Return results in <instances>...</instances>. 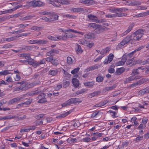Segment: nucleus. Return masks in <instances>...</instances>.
Masks as SVG:
<instances>
[{
    "label": "nucleus",
    "instance_id": "13",
    "mask_svg": "<svg viewBox=\"0 0 149 149\" xmlns=\"http://www.w3.org/2000/svg\"><path fill=\"white\" fill-rule=\"evenodd\" d=\"M17 84H20L23 85L22 86H20L19 87L16 88V91H19L20 90H23V87H24L26 85V84L24 81H22L21 82H17Z\"/></svg>",
    "mask_w": 149,
    "mask_h": 149
},
{
    "label": "nucleus",
    "instance_id": "25",
    "mask_svg": "<svg viewBox=\"0 0 149 149\" xmlns=\"http://www.w3.org/2000/svg\"><path fill=\"white\" fill-rule=\"evenodd\" d=\"M116 84L113 85L109 87H106L103 90L104 91L106 92L112 90L113 89L115 88L116 87Z\"/></svg>",
    "mask_w": 149,
    "mask_h": 149
},
{
    "label": "nucleus",
    "instance_id": "44",
    "mask_svg": "<svg viewBox=\"0 0 149 149\" xmlns=\"http://www.w3.org/2000/svg\"><path fill=\"white\" fill-rule=\"evenodd\" d=\"M127 44L124 40H123L118 45L117 47L119 48H121L125 44Z\"/></svg>",
    "mask_w": 149,
    "mask_h": 149
},
{
    "label": "nucleus",
    "instance_id": "58",
    "mask_svg": "<svg viewBox=\"0 0 149 149\" xmlns=\"http://www.w3.org/2000/svg\"><path fill=\"white\" fill-rule=\"evenodd\" d=\"M127 57L126 56V55L125 54H124L122 57V58L121 59V60L123 61L124 63H125V62L127 60Z\"/></svg>",
    "mask_w": 149,
    "mask_h": 149
},
{
    "label": "nucleus",
    "instance_id": "64",
    "mask_svg": "<svg viewBox=\"0 0 149 149\" xmlns=\"http://www.w3.org/2000/svg\"><path fill=\"white\" fill-rule=\"evenodd\" d=\"M44 116V115L42 114H40L38 115L35 116V118L37 120H39L42 118Z\"/></svg>",
    "mask_w": 149,
    "mask_h": 149
},
{
    "label": "nucleus",
    "instance_id": "26",
    "mask_svg": "<svg viewBox=\"0 0 149 149\" xmlns=\"http://www.w3.org/2000/svg\"><path fill=\"white\" fill-rule=\"evenodd\" d=\"M77 49H76V52L77 54H81L83 51V50L81 48V46L77 44Z\"/></svg>",
    "mask_w": 149,
    "mask_h": 149
},
{
    "label": "nucleus",
    "instance_id": "32",
    "mask_svg": "<svg viewBox=\"0 0 149 149\" xmlns=\"http://www.w3.org/2000/svg\"><path fill=\"white\" fill-rule=\"evenodd\" d=\"M51 63L53 65L55 66H56L58 64V61L55 58H54L53 57H52V59L51 61Z\"/></svg>",
    "mask_w": 149,
    "mask_h": 149
},
{
    "label": "nucleus",
    "instance_id": "28",
    "mask_svg": "<svg viewBox=\"0 0 149 149\" xmlns=\"http://www.w3.org/2000/svg\"><path fill=\"white\" fill-rule=\"evenodd\" d=\"M38 84V83L36 81L32 82L30 84L25 85L26 87L28 88H30L34 87Z\"/></svg>",
    "mask_w": 149,
    "mask_h": 149
},
{
    "label": "nucleus",
    "instance_id": "12",
    "mask_svg": "<svg viewBox=\"0 0 149 149\" xmlns=\"http://www.w3.org/2000/svg\"><path fill=\"white\" fill-rule=\"evenodd\" d=\"M125 70V68L123 67L118 68L115 72V75H120Z\"/></svg>",
    "mask_w": 149,
    "mask_h": 149
},
{
    "label": "nucleus",
    "instance_id": "22",
    "mask_svg": "<svg viewBox=\"0 0 149 149\" xmlns=\"http://www.w3.org/2000/svg\"><path fill=\"white\" fill-rule=\"evenodd\" d=\"M58 71L57 69L50 70L49 72V74L50 75L52 76H55L56 75Z\"/></svg>",
    "mask_w": 149,
    "mask_h": 149
},
{
    "label": "nucleus",
    "instance_id": "20",
    "mask_svg": "<svg viewBox=\"0 0 149 149\" xmlns=\"http://www.w3.org/2000/svg\"><path fill=\"white\" fill-rule=\"evenodd\" d=\"M149 80V79L147 78H142L137 82L138 85H141L147 81Z\"/></svg>",
    "mask_w": 149,
    "mask_h": 149
},
{
    "label": "nucleus",
    "instance_id": "60",
    "mask_svg": "<svg viewBox=\"0 0 149 149\" xmlns=\"http://www.w3.org/2000/svg\"><path fill=\"white\" fill-rule=\"evenodd\" d=\"M29 25V24H20L18 26H18L19 27V28H22L23 27H25Z\"/></svg>",
    "mask_w": 149,
    "mask_h": 149
},
{
    "label": "nucleus",
    "instance_id": "37",
    "mask_svg": "<svg viewBox=\"0 0 149 149\" xmlns=\"http://www.w3.org/2000/svg\"><path fill=\"white\" fill-rule=\"evenodd\" d=\"M3 41L5 42L7 41L8 42L13 41L15 40L14 36L8 38H3Z\"/></svg>",
    "mask_w": 149,
    "mask_h": 149
},
{
    "label": "nucleus",
    "instance_id": "61",
    "mask_svg": "<svg viewBox=\"0 0 149 149\" xmlns=\"http://www.w3.org/2000/svg\"><path fill=\"white\" fill-rule=\"evenodd\" d=\"M81 44L87 46L88 42L86 40H82L80 41Z\"/></svg>",
    "mask_w": 149,
    "mask_h": 149
},
{
    "label": "nucleus",
    "instance_id": "9",
    "mask_svg": "<svg viewBox=\"0 0 149 149\" xmlns=\"http://www.w3.org/2000/svg\"><path fill=\"white\" fill-rule=\"evenodd\" d=\"M139 78L133 76L127 78L124 81V82L125 83H130V81L134 80L135 79H139Z\"/></svg>",
    "mask_w": 149,
    "mask_h": 149
},
{
    "label": "nucleus",
    "instance_id": "52",
    "mask_svg": "<svg viewBox=\"0 0 149 149\" xmlns=\"http://www.w3.org/2000/svg\"><path fill=\"white\" fill-rule=\"evenodd\" d=\"M109 113H110L111 115L113 116V118L117 117L116 116V113L110 110L108 111Z\"/></svg>",
    "mask_w": 149,
    "mask_h": 149
},
{
    "label": "nucleus",
    "instance_id": "15",
    "mask_svg": "<svg viewBox=\"0 0 149 149\" xmlns=\"http://www.w3.org/2000/svg\"><path fill=\"white\" fill-rule=\"evenodd\" d=\"M71 113V111H67L65 113H63L62 114H60V115L56 117V118L58 119H60L62 118H63L66 116H67L70 113Z\"/></svg>",
    "mask_w": 149,
    "mask_h": 149
},
{
    "label": "nucleus",
    "instance_id": "36",
    "mask_svg": "<svg viewBox=\"0 0 149 149\" xmlns=\"http://www.w3.org/2000/svg\"><path fill=\"white\" fill-rule=\"evenodd\" d=\"M47 1L48 3L52 4L53 6L56 7H58L61 6V5L59 4H56L53 1H52L51 0H48Z\"/></svg>",
    "mask_w": 149,
    "mask_h": 149
},
{
    "label": "nucleus",
    "instance_id": "59",
    "mask_svg": "<svg viewBox=\"0 0 149 149\" xmlns=\"http://www.w3.org/2000/svg\"><path fill=\"white\" fill-rule=\"evenodd\" d=\"M70 84V82L68 81H66L63 83V87L66 88Z\"/></svg>",
    "mask_w": 149,
    "mask_h": 149
},
{
    "label": "nucleus",
    "instance_id": "38",
    "mask_svg": "<svg viewBox=\"0 0 149 149\" xmlns=\"http://www.w3.org/2000/svg\"><path fill=\"white\" fill-rule=\"evenodd\" d=\"M51 16L50 17V19L52 20L53 19H58V16L55 14H52L50 15Z\"/></svg>",
    "mask_w": 149,
    "mask_h": 149
},
{
    "label": "nucleus",
    "instance_id": "27",
    "mask_svg": "<svg viewBox=\"0 0 149 149\" xmlns=\"http://www.w3.org/2000/svg\"><path fill=\"white\" fill-rule=\"evenodd\" d=\"M134 26L133 24H130L129 26L127 29L123 33L124 35H125L129 33L132 30Z\"/></svg>",
    "mask_w": 149,
    "mask_h": 149
},
{
    "label": "nucleus",
    "instance_id": "14",
    "mask_svg": "<svg viewBox=\"0 0 149 149\" xmlns=\"http://www.w3.org/2000/svg\"><path fill=\"white\" fill-rule=\"evenodd\" d=\"M149 15V10L146 12L141 13L136 15L134 17H144Z\"/></svg>",
    "mask_w": 149,
    "mask_h": 149
},
{
    "label": "nucleus",
    "instance_id": "21",
    "mask_svg": "<svg viewBox=\"0 0 149 149\" xmlns=\"http://www.w3.org/2000/svg\"><path fill=\"white\" fill-rule=\"evenodd\" d=\"M101 93L100 91H95L93 93H90L88 94V97L90 98L100 94Z\"/></svg>",
    "mask_w": 149,
    "mask_h": 149
},
{
    "label": "nucleus",
    "instance_id": "3",
    "mask_svg": "<svg viewBox=\"0 0 149 149\" xmlns=\"http://www.w3.org/2000/svg\"><path fill=\"white\" fill-rule=\"evenodd\" d=\"M29 5L30 6L36 7L43 6L45 5V3L40 1L33 0L30 1L29 3Z\"/></svg>",
    "mask_w": 149,
    "mask_h": 149
},
{
    "label": "nucleus",
    "instance_id": "40",
    "mask_svg": "<svg viewBox=\"0 0 149 149\" xmlns=\"http://www.w3.org/2000/svg\"><path fill=\"white\" fill-rule=\"evenodd\" d=\"M11 17L10 15L8 16H5L2 17H1L0 18L1 22L4 21Z\"/></svg>",
    "mask_w": 149,
    "mask_h": 149
},
{
    "label": "nucleus",
    "instance_id": "43",
    "mask_svg": "<svg viewBox=\"0 0 149 149\" xmlns=\"http://www.w3.org/2000/svg\"><path fill=\"white\" fill-rule=\"evenodd\" d=\"M60 3L62 4L68 5L70 4V1L68 0H60Z\"/></svg>",
    "mask_w": 149,
    "mask_h": 149
},
{
    "label": "nucleus",
    "instance_id": "17",
    "mask_svg": "<svg viewBox=\"0 0 149 149\" xmlns=\"http://www.w3.org/2000/svg\"><path fill=\"white\" fill-rule=\"evenodd\" d=\"M84 37L85 38L90 39H93L94 38L93 34L91 33H87L84 35Z\"/></svg>",
    "mask_w": 149,
    "mask_h": 149
},
{
    "label": "nucleus",
    "instance_id": "5",
    "mask_svg": "<svg viewBox=\"0 0 149 149\" xmlns=\"http://www.w3.org/2000/svg\"><path fill=\"white\" fill-rule=\"evenodd\" d=\"M45 94L44 93H42L38 96L37 97V99L39 100L38 102L40 103H43L47 101L46 99L45 98Z\"/></svg>",
    "mask_w": 149,
    "mask_h": 149
},
{
    "label": "nucleus",
    "instance_id": "16",
    "mask_svg": "<svg viewBox=\"0 0 149 149\" xmlns=\"http://www.w3.org/2000/svg\"><path fill=\"white\" fill-rule=\"evenodd\" d=\"M72 82L74 86L76 88L79 85V80L76 78H73L72 80Z\"/></svg>",
    "mask_w": 149,
    "mask_h": 149
},
{
    "label": "nucleus",
    "instance_id": "53",
    "mask_svg": "<svg viewBox=\"0 0 149 149\" xmlns=\"http://www.w3.org/2000/svg\"><path fill=\"white\" fill-rule=\"evenodd\" d=\"M67 63L69 64H72V58L71 57L68 56L67 57Z\"/></svg>",
    "mask_w": 149,
    "mask_h": 149
},
{
    "label": "nucleus",
    "instance_id": "8",
    "mask_svg": "<svg viewBox=\"0 0 149 149\" xmlns=\"http://www.w3.org/2000/svg\"><path fill=\"white\" fill-rule=\"evenodd\" d=\"M65 33L64 35H63L62 37V39H65V38H70L74 37V36L72 33H67L65 32Z\"/></svg>",
    "mask_w": 149,
    "mask_h": 149
},
{
    "label": "nucleus",
    "instance_id": "39",
    "mask_svg": "<svg viewBox=\"0 0 149 149\" xmlns=\"http://www.w3.org/2000/svg\"><path fill=\"white\" fill-rule=\"evenodd\" d=\"M141 68L139 67L138 68V69H134L132 70V72L131 73V75L134 76L135 75L138 74H139V72L138 71V69H139Z\"/></svg>",
    "mask_w": 149,
    "mask_h": 149
},
{
    "label": "nucleus",
    "instance_id": "31",
    "mask_svg": "<svg viewBox=\"0 0 149 149\" xmlns=\"http://www.w3.org/2000/svg\"><path fill=\"white\" fill-rule=\"evenodd\" d=\"M114 67L115 66L114 65H111L108 70V72L110 73H114L115 72V70L114 69Z\"/></svg>",
    "mask_w": 149,
    "mask_h": 149
},
{
    "label": "nucleus",
    "instance_id": "34",
    "mask_svg": "<svg viewBox=\"0 0 149 149\" xmlns=\"http://www.w3.org/2000/svg\"><path fill=\"white\" fill-rule=\"evenodd\" d=\"M10 74V72L7 70L0 72V75H6Z\"/></svg>",
    "mask_w": 149,
    "mask_h": 149
},
{
    "label": "nucleus",
    "instance_id": "62",
    "mask_svg": "<svg viewBox=\"0 0 149 149\" xmlns=\"http://www.w3.org/2000/svg\"><path fill=\"white\" fill-rule=\"evenodd\" d=\"M124 64L125 63L121 60V61L117 62L116 63V66H118L119 65H124Z\"/></svg>",
    "mask_w": 149,
    "mask_h": 149
},
{
    "label": "nucleus",
    "instance_id": "41",
    "mask_svg": "<svg viewBox=\"0 0 149 149\" xmlns=\"http://www.w3.org/2000/svg\"><path fill=\"white\" fill-rule=\"evenodd\" d=\"M33 16L31 15H28L22 18H20V20H29L33 18Z\"/></svg>",
    "mask_w": 149,
    "mask_h": 149
},
{
    "label": "nucleus",
    "instance_id": "47",
    "mask_svg": "<svg viewBox=\"0 0 149 149\" xmlns=\"http://www.w3.org/2000/svg\"><path fill=\"white\" fill-rule=\"evenodd\" d=\"M131 37H132L131 36H127L123 40H124V41L127 44L128 42L131 41Z\"/></svg>",
    "mask_w": 149,
    "mask_h": 149
},
{
    "label": "nucleus",
    "instance_id": "45",
    "mask_svg": "<svg viewBox=\"0 0 149 149\" xmlns=\"http://www.w3.org/2000/svg\"><path fill=\"white\" fill-rule=\"evenodd\" d=\"M47 42L48 41L47 40H38V44L39 45L45 44H47Z\"/></svg>",
    "mask_w": 149,
    "mask_h": 149
},
{
    "label": "nucleus",
    "instance_id": "49",
    "mask_svg": "<svg viewBox=\"0 0 149 149\" xmlns=\"http://www.w3.org/2000/svg\"><path fill=\"white\" fill-rule=\"evenodd\" d=\"M99 111H95L92 114L91 117L94 118L96 116H98L99 115Z\"/></svg>",
    "mask_w": 149,
    "mask_h": 149
},
{
    "label": "nucleus",
    "instance_id": "19",
    "mask_svg": "<svg viewBox=\"0 0 149 149\" xmlns=\"http://www.w3.org/2000/svg\"><path fill=\"white\" fill-rule=\"evenodd\" d=\"M62 37L61 36L58 37H54L51 36H49L48 37V38L51 40L53 41H57L58 40H61L62 39Z\"/></svg>",
    "mask_w": 149,
    "mask_h": 149
},
{
    "label": "nucleus",
    "instance_id": "56",
    "mask_svg": "<svg viewBox=\"0 0 149 149\" xmlns=\"http://www.w3.org/2000/svg\"><path fill=\"white\" fill-rule=\"evenodd\" d=\"M92 1V0H85L82 1V2L84 4H91V2Z\"/></svg>",
    "mask_w": 149,
    "mask_h": 149
},
{
    "label": "nucleus",
    "instance_id": "51",
    "mask_svg": "<svg viewBox=\"0 0 149 149\" xmlns=\"http://www.w3.org/2000/svg\"><path fill=\"white\" fill-rule=\"evenodd\" d=\"M80 68L79 67L77 68H74V70L71 71V73L73 74H74L77 73L79 71Z\"/></svg>",
    "mask_w": 149,
    "mask_h": 149
},
{
    "label": "nucleus",
    "instance_id": "63",
    "mask_svg": "<svg viewBox=\"0 0 149 149\" xmlns=\"http://www.w3.org/2000/svg\"><path fill=\"white\" fill-rule=\"evenodd\" d=\"M31 29L34 30H40V27L37 26H33L31 28Z\"/></svg>",
    "mask_w": 149,
    "mask_h": 149
},
{
    "label": "nucleus",
    "instance_id": "48",
    "mask_svg": "<svg viewBox=\"0 0 149 149\" xmlns=\"http://www.w3.org/2000/svg\"><path fill=\"white\" fill-rule=\"evenodd\" d=\"M42 19L45 21L48 22H52L54 21L53 20H52L50 19V18H47V17H44L42 18Z\"/></svg>",
    "mask_w": 149,
    "mask_h": 149
},
{
    "label": "nucleus",
    "instance_id": "6",
    "mask_svg": "<svg viewBox=\"0 0 149 149\" xmlns=\"http://www.w3.org/2000/svg\"><path fill=\"white\" fill-rule=\"evenodd\" d=\"M81 102L78 98H72L67 101V104L70 105L72 104L79 103Z\"/></svg>",
    "mask_w": 149,
    "mask_h": 149
},
{
    "label": "nucleus",
    "instance_id": "23",
    "mask_svg": "<svg viewBox=\"0 0 149 149\" xmlns=\"http://www.w3.org/2000/svg\"><path fill=\"white\" fill-rule=\"evenodd\" d=\"M133 58L131 59L128 58L126 62V64L127 65H130V66H132L135 64V62L133 61Z\"/></svg>",
    "mask_w": 149,
    "mask_h": 149
},
{
    "label": "nucleus",
    "instance_id": "10",
    "mask_svg": "<svg viewBox=\"0 0 149 149\" xmlns=\"http://www.w3.org/2000/svg\"><path fill=\"white\" fill-rule=\"evenodd\" d=\"M109 11L113 13H115V14H126L123 13H120L119 8H112L110 9Z\"/></svg>",
    "mask_w": 149,
    "mask_h": 149
},
{
    "label": "nucleus",
    "instance_id": "4",
    "mask_svg": "<svg viewBox=\"0 0 149 149\" xmlns=\"http://www.w3.org/2000/svg\"><path fill=\"white\" fill-rule=\"evenodd\" d=\"M127 15V14H108L105 15V17L107 18L113 19L116 17H122Z\"/></svg>",
    "mask_w": 149,
    "mask_h": 149
},
{
    "label": "nucleus",
    "instance_id": "54",
    "mask_svg": "<svg viewBox=\"0 0 149 149\" xmlns=\"http://www.w3.org/2000/svg\"><path fill=\"white\" fill-rule=\"evenodd\" d=\"M103 80V77L101 76H98L96 78V81L98 82H102Z\"/></svg>",
    "mask_w": 149,
    "mask_h": 149
},
{
    "label": "nucleus",
    "instance_id": "1",
    "mask_svg": "<svg viewBox=\"0 0 149 149\" xmlns=\"http://www.w3.org/2000/svg\"><path fill=\"white\" fill-rule=\"evenodd\" d=\"M89 27L95 29L94 30V33L95 34L100 33L104 30H107L109 29L95 23H91L89 24Z\"/></svg>",
    "mask_w": 149,
    "mask_h": 149
},
{
    "label": "nucleus",
    "instance_id": "50",
    "mask_svg": "<svg viewBox=\"0 0 149 149\" xmlns=\"http://www.w3.org/2000/svg\"><path fill=\"white\" fill-rule=\"evenodd\" d=\"M113 54H110L108 57V60L109 61V63L111 62L113 59Z\"/></svg>",
    "mask_w": 149,
    "mask_h": 149
},
{
    "label": "nucleus",
    "instance_id": "24",
    "mask_svg": "<svg viewBox=\"0 0 149 149\" xmlns=\"http://www.w3.org/2000/svg\"><path fill=\"white\" fill-rule=\"evenodd\" d=\"M33 47V46H24L22 47L23 50L29 51L32 50Z\"/></svg>",
    "mask_w": 149,
    "mask_h": 149
},
{
    "label": "nucleus",
    "instance_id": "7",
    "mask_svg": "<svg viewBox=\"0 0 149 149\" xmlns=\"http://www.w3.org/2000/svg\"><path fill=\"white\" fill-rule=\"evenodd\" d=\"M88 17L90 20L93 21V22H95L97 23H101L102 22L103 20L102 19H96V18L97 17L96 16H94L92 15H88Z\"/></svg>",
    "mask_w": 149,
    "mask_h": 149
},
{
    "label": "nucleus",
    "instance_id": "42",
    "mask_svg": "<svg viewBox=\"0 0 149 149\" xmlns=\"http://www.w3.org/2000/svg\"><path fill=\"white\" fill-rule=\"evenodd\" d=\"M147 93L145 89H143L140 91L138 92V94L139 95H143Z\"/></svg>",
    "mask_w": 149,
    "mask_h": 149
},
{
    "label": "nucleus",
    "instance_id": "29",
    "mask_svg": "<svg viewBox=\"0 0 149 149\" xmlns=\"http://www.w3.org/2000/svg\"><path fill=\"white\" fill-rule=\"evenodd\" d=\"M110 51V49L108 47L102 49L100 52V54L102 55H104L108 53Z\"/></svg>",
    "mask_w": 149,
    "mask_h": 149
},
{
    "label": "nucleus",
    "instance_id": "2",
    "mask_svg": "<svg viewBox=\"0 0 149 149\" xmlns=\"http://www.w3.org/2000/svg\"><path fill=\"white\" fill-rule=\"evenodd\" d=\"M144 31L143 29H139L131 35V37H133V39L135 41L139 40L144 35Z\"/></svg>",
    "mask_w": 149,
    "mask_h": 149
},
{
    "label": "nucleus",
    "instance_id": "55",
    "mask_svg": "<svg viewBox=\"0 0 149 149\" xmlns=\"http://www.w3.org/2000/svg\"><path fill=\"white\" fill-rule=\"evenodd\" d=\"M12 46L9 44H5V45H4L2 47V48L3 49H4V48H5V49H7V48H11L12 47Z\"/></svg>",
    "mask_w": 149,
    "mask_h": 149
},
{
    "label": "nucleus",
    "instance_id": "46",
    "mask_svg": "<svg viewBox=\"0 0 149 149\" xmlns=\"http://www.w3.org/2000/svg\"><path fill=\"white\" fill-rule=\"evenodd\" d=\"M13 10H14L11 9L10 10H6L3 11H0V15L8 13Z\"/></svg>",
    "mask_w": 149,
    "mask_h": 149
},
{
    "label": "nucleus",
    "instance_id": "33",
    "mask_svg": "<svg viewBox=\"0 0 149 149\" xmlns=\"http://www.w3.org/2000/svg\"><path fill=\"white\" fill-rule=\"evenodd\" d=\"M24 55H23L24 56L23 57L25 58L26 60H29L32 59V58L31 57V55L29 53H24Z\"/></svg>",
    "mask_w": 149,
    "mask_h": 149
},
{
    "label": "nucleus",
    "instance_id": "18",
    "mask_svg": "<svg viewBox=\"0 0 149 149\" xmlns=\"http://www.w3.org/2000/svg\"><path fill=\"white\" fill-rule=\"evenodd\" d=\"M21 98V97L19 98L17 97L12 99L9 101V104H12L14 103L17 102L18 101H19Z\"/></svg>",
    "mask_w": 149,
    "mask_h": 149
},
{
    "label": "nucleus",
    "instance_id": "35",
    "mask_svg": "<svg viewBox=\"0 0 149 149\" xmlns=\"http://www.w3.org/2000/svg\"><path fill=\"white\" fill-rule=\"evenodd\" d=\"M87 91V90L85 89H83L81 90H79L76 92L75 93V95L83 93L86 92Z\"/></svg>",
    "mask_w": 149,
    "mask_h": 149
},
{
    "label": "nucleus",
    "instance_id": "11",
    "mask_svg": "<svg viewBox=\"0 0 149 149\" xmlns=\"http://www.w3.org/2000/svg\"><path fill=\"white\" fill-rule=\"evenodd\" d=\"M84 84L87 87L92 88L94 85V82L93 81L86 82L84 83Z\"/></svg>",
    "mask_w": 149,
    "mask_h": 149
},
{
    "label": "nucleus",
    "instance_id": "57",
    "mask_svg": "<svg viewBox=\"0 0 149 149\" xmlns=\"http://www.w3.org/2000/svg\"><path fill=\"white\" fill-rule=\"evenodd\" d=\"M39 91L38 90H36L35 91L33 92L32 93H30L29 94L30 95H36L39 94Z\"/></svg>",
    "mask_w": 149,
    "mask_h": 149
},
{
    "label": "nucleus",
    "instance_id": "30",
    "mask_svg": "<svg viewBox=\"0 0 149 149\" xmlns=\"http://www.w3.org/2000/svg\"><path fill=\"white\" fill-rule=\"evenodd\" d=\"M141 4V2L136 1H131L130 3V5L132 6L140 5Z\"/></svg>",
    "mask_w": 149,
    "mask_h": 149
}]
</instances>
